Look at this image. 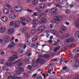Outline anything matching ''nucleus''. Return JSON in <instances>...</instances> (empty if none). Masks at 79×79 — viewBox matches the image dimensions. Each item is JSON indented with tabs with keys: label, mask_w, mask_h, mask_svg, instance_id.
<instances>
[{
	"label": "nucleus",
	"mask_w": 79,
	"mask_h": 79,
	"mask_svg": "<svg viewBox=\"0 0 79 79\" xmlns=\"http://www.w3.org/2000/svg\"><path fill=\"white\" fill-rule=\"evenodd\" d=\"M37 75V73H35V74H34L32 76V77L33 78H35L36 77V76Z\"/></svg>",
	"instance_id": "57"
},
{
	"label": "nucleus",
	"mask_w": 79,
	"mask_h": 79,
	"mask_svg": "<svg viewBox=\"0 0 79 79\" xmlns=\"http://www.w3.org/2000/svg\"><path fill=\"white\" fill-rule=\"evenodd\" d=\"M69 6V4L68 3H66V5L64 6V7H66L67 8H68Z\"/></svg>",
	"instance_id": "49"
},
{
	"label": "nucleus",
	"mask_w": 79,
	"mask_h": 79,
	"mask_svg": "<svg viewBox=\"0 0 79 79\" xmlns=\"http://www.w3.org/2000/svg\"><path fill=\"white\" fill-rule=\"evenodd\" d=\"M27 47V46H26V44H24L23 45V49H25Z\"/></svg>",
	"instance_id": "55"
},
{
	"label": "nucleus",
	"mask_w": 79,
	"mask_h": 79,
	"mask_svg": "<svg viewBox=\"0 0 79 79\" xmlns=\"http://www.w3.org/2000/svg\"><path fill=\"white\" fill-rule=\"evenodd\" d=\"M35 43V44L36 43V46L35 45V44H32L31 45V47H34V48H37L38 47V46H39V43H38L37 41H36Z\"/></svg>",
	"instance_id": "13"
},
{
	"label": "nucleus",
	"mask_w": 79,
	"mask_h": 79,
	"mask_svg": "<svg viewBox=\"0 0 79 79\" xmlns=\"http://www.w3.org/2000/svg\"><path fill=\"white\" fill-rule=\"evenodd\" d=\"M26 21L27 23H29V22H31L32 21V19L29 17H28Z\"/></svg>",
	"instance_id": "34"
},
{
	"label": "nucleus",
	"mask_w": 79,
	"mask_h": 79,
	"mask_svg": "<svg viewBox=\"0 0 79 79\" xmlns=\"http://www.w3.org/2000/svg\"><path fill=\"white\" fill-rule=\"evenodd\" d=\"M54 44L55 46H56L57 47H58V46L59 45L58 43L57 42H55Z\"/></svg>",
	"instance_id": "50"
},
{
	"label": "nucleus",
	"mask_w": 79,
	"mask_h": 79,
	"mask_svg": "<svg viewBox=\"0 0 79 79\" xmlns=\"http://www.w3.org/2000/svg\"><path fill=\"white\" fill-rule=\"evenodd\" d=\"M6 31V28L4 27H2L0 28V32L1 33H5Z\"/></svg>",
	"instance_id": "17"
},
{
	"label": "nucleus",
	"mask_w": 79,
	"mask_h": 79,
	"mask_svg": "<svg viewBox=\"0 0 79 79\" xmlns=\"http://www.w3.org/2000/svg\"><path fill=\"white\" fill-rule=\"evenodd\" d=\"M69 57L70 58H73V55H72V54L71 53L69 55Z\"/></svg>",
	"instance_id": "53"
},
{
	"label": "nucleus",
	"mask_w": 79,
	"mask_h": 79,
	"mask_svg": "<svg viewBox=\"0 0 79 79\" xmlns=\"http://www.w3.org/2000/svg\"><path fill=\"white\" fill-rule=\"evenodd\" d=\"M38 39V36H35L33 38V41H35V40H37Z\"/></svg>",
	"instance_id": "35"
},
{
	"label": "nucleus",
	"mask_w": 79,
	"mask_h": 79,
	"mask_svg": "<svg viewBox=\"0 0 79 79\" xmlns=\"http://www.w3.org/2000/svg\"><path fill=\"white\" fill-rule=\"evenodd\" d=\"M79 50V48H76L73 50V52L74 53H77V52H78Z\"/></svg>",
	"instance_id": "36"
},
{
	"label": "nucleus",
	"mask_w": 79,
	"mask_h": 79,
	"mask_svg": "<svg viewBox=\"0 0 79 79\" xmlns=\"http://www.w3.org/2000/svg\"><path fill=\"white\" fill-rule=\"evenodd\" d=\"M16 74H17V75L20 74H21V72H20V71H16Z\"/></svg>",
	"instance_id": "56"
},
{
	"label": "nucleus",
	"mask_w": 79,
	"mask_h": 79,
	"mask_svg": "<svg viewBox=\"0 0 79 79\" xmlns=\"http://www.w3.org/2000/svg\"><path fill=\"white\" fill-rule=\"evenodd\" d=\"M51 32L53 34H54V35H55L56 36H59V33L56 31L53 30H51Z\"/></svg>",
	"instance_id": "14"
},
{
	"label": "nucleus",
	"mask_w": 79,
	"mask_h": 79,
	"mask_svg": "<svg viewBox=\"0 0 79 79\" xmlns=\"http://www.w3.org/2000/svg\"><path fill=\"white\" fill-rule=\"evenodd\" d=\"M60 48V47H56L54 49V51L55 52H57V50H58Z\"/></svg>",
	"instance_id": "43"
},
{
	"label": "nucleus",
	"mask_w": 79,
	"mask_h": 79,
	"mask_svg": "<svg viewBox=\"0 0 79 79\" xmlns=\"http://www.w3.org/2000/svg\"><path fill=\"white\" fill-rule=\"evenodd\" d=\"M37 32V30L36 29H33L31 31V35H34Z\"/></svg>",
	"instance_id": "20"
},
{
	"label": "nucleus",
	"mask_w": 79,
	"mask_h": 79,
	"mask_svg": "<svg viewBox=\"0 0 79 79\" xmlns=\"http://www.w3.org/2000/svg\"><path fill=\"white\" fill-rule=\"evenodd\" d=\"M38 23L39 22L38 20H33L32 21V24H35V25H36V24H38Z\"/></svg>",
	"instance_id": "21"
},
{
	"label": "nucleus",
	"mask_w": 79,
	"mask_h": 79,
	"mask_svg": "<svg viewBox=\"0 0 79 79\" xmlns=\"http://www.w3.org/2000/svg\"><path fill=\"white\" fill-rule=\"evenodd\" d=\"M21 59H19L18 60L16 61L15 62V64H18V63H19L20 62H21Z\"/></svg>",
	"instance_id": "40"
},
{
	"label": "nucleus",
	"mask_w": 79,
	"mask_h": 79,
	"mask_svg": "<svg viewBox=\"0 0 79 79\" xmlns=\"http://www.w3.org/2000/svg\"><path fill=\"white\" fill-rule=\"evenodd\" d=\"M48 22V20L47 19H44L42 20H40L39 23L40 24H45L47 23Z\"/></svg>",
	"instance_id": "6"
},
{
	"label": "nucleus",
	"mask_w": 79,
	"mask_h": 79,
	"mask_svg": "<svg viewBox=\"0 0 79 79\" xmlns=\"http://www.w3.org/2000/svg\"><path fill=\"white\" fill-rule=\"evenodd\" d=\"M36 79H42V76H40L36 77Z\"/></svg>",
	"instance_id": "54"
},
{
	"label": "nucleus",
	"mask_w": 79,
	"mask_h": 79,
	"mask_svg": "<svg viewBox=\"0 0 79 79\" xmlns=\"http://www.w3.org/2000/svg\"><path fill=\"white\" fill-rule=\"evenodd\" d=\"M39 6L41 9H44L45 7V5L44 4H41Z\"/></svg>",
	"instance_id": "27"
},
{
	"label": "nucleus",
	"mask_w": 79,
	"mask_h": 79,
	"mask_svg": "<svg viewBox=\"0 0 79 79\" xmlns=\"http://www.w3.org/2000/svg\"><path fill=\"white\" fill-rule=\"evenodd\" d=\"M47 16V15L45 13H42L40 16V19H42V18H45Z\"/></svg>",
	"instance_id": "18"
},
{
	"label": "nucleus",
	"mask_w": 79,
	"mask_h": 79,
	"mask_svg": "<svg viewBox=\"0 0 79 79\" xmlns=\"http://www.w3.org/2000/svg\"><path fill=\"white\" fill-rule=\"evenodd\" d=\"M2 21L3 22H6L8 20V18L6 17H2L1 18Z\"/></svg>",
	"instance_id": "19"
},
{
	"label": "nucleus",
	"mask_w": 79,
	"mask_h": 79,
	"mask_svg": "<svg viewBox=\"0 0 79 79\" xmlns=\"http://www.w3.org/2000/svg\"><path fill=\"white\" fill-rule=\"evenodd\" d=\"M37 62H38V63H40V64H44L45 62V60L44 59H40V58H39L37 60Z\"/></svg>",
	"instance_id": "7"
},
{
	"label": "nucleus",
	"mask_w": 79,
	"mask_h": 79,
	"mask_svg": "<svg viewBox=\"0 0 79 79\" xmlns=\"http://www.w3.org/2000/svg\"><path fill=\"white\" fill-rule=\"evenodd\" d=\"M65 12L67 14H69L70 13V11L69 10H65Z\"/></svg>",
	"instance_id": "52"
},
{
	"label": "nucleus",
	"mask_w": 79,
	"mask_h": 79,
	"mask_svg": "<svg viewBox=\"0 0 79 79\" xmlns=\"http://www.w3.org/2000/svg\"><path fill=\"white\" fill-rule=\"evenodd\" d=\"M66 42H67V43H68V44L69 43V42H71V41H70V39H69V38H67L66 40Z\"/></svg>",
	"instance_id": "45"
},
{
	"label": "nucleus",
	"mask_w": 79,
	"mask_h": 79,
	"mask_svg": "<svg viewBox=\"0 0 79 79\" xmlns=\"http://www.w3.org/2000/svg\"><path fill=\"white\" fill-rule=\"evenodd\" d=\"M75 34L76 35H77V36H78L79 37V32L78 31H76L75 32Z\"/></svg>",
	"instance_id": "48"
},
{
	"label": "nucleus",
	"mask_w": 79,
	"mask_h": 79,
	"mask_svg": "<svg viewBox=\"0 0 79 79\" xmlns=\"http://www.w3.org/2000/svg\"><path fill=\"white\" fill-rule=\"evenodd\" d=\"M69 39H70V42H73V41L74 40V39L73 37H69Z\"/></svg>",
	"instance_id": "42"
},
{
	"label": "nucleus",
	"mask_w": 79,
	"mask_h": 79,
	"mask_svg": "<svg viewBox=\"0 0 79 79\" xmlns=\"http://www.w3.org/2000/svg\"><path fill=\"white\" fill-rule=\"evenodd\" d=\"M5 64L7 66H10V65H11V63L10 62H7Z\"/></svg>",
	"instance_id": "41"
},
{
	"label": "nucleus",
	"mask_w": 79,
	"mask_h": 79,
	"mask_svg": "<svg viewBox=\"0 0 79 79\" xmlns=\"http://www.w3.org/2000/svg\"><path fill=\"white\" fill-rule=\"evenodd\" d=\"M54 19L55 21L52 20L51 21V23H58V22L62 20V17L60 16H57L54 17Z\"/></svg>",
	"instance_id": "1"
},
{
	"label": "nucleus",
	"mask_w": 79,
	"mask_h": 79,
	"mask_svg": "<svg viewBox=\"0 0 79 79\" xmlns=\"http://www.w3.org/2000/svg\"><path fill=\"white\" fill-rule=\"evenodd\" d=\"M3 39L4 40V42L7 44L8 43V41L10 40V36L8 35H7L4 36Z\"/></svg>",
	"instance_id": "5"
},
{
	"label": "nucleus",
	"mask_w": 79,
	"mask_h": 79,
	"mask_svg": "<svg viewBox=\"0 0 79 79\" xmlns=\"http://www.w3.org/2000/svg\"><path fill=\"white\" fill-rule=\"evenodd\" d=\"M0 62L1 64H3V62H4V60H3L1 59L0 60Z\"/></svg>",
	"instance_id": "62"
},
{
	"label": "nucleus",
	"mask_w": 79,
	"mask_h": 79,
	"mask_svg": "<svg viewBox=\"0 0 79 79\" xmlns=\"http://www.w3.org/2000/svg\"><path fill=\"white\" fill-rule=\"evenodd\" d=\"M27 11L28 12H29L30 13H32V10L29 9H27Z\"/></svg>",
	"instance_id": "59"
},
{
	"label": "nucleus",
	"mask_w": 79,
	"mask_h": 79,
	"mask_svg": "<svg viewBox=\"0 0 79 79\" xmlns=\"http://www.w3.org/2000/svg\"><path fill=\"white\" fill-rule=\"evenodd\" d=\"M14 40H15V37H12L10 39V41L12 42V41H13Z\"/></svg>",
	"instance_id": "60"
},
{
	"label": "nucleus",
	"mask_w": 79,
	"mask_h": 79,
	"mask_svg": "<svg viewBox=\"0 0 79 79\" xmlns=\"http://www.w3.org/2000/svg\"><path fill=\"white\" fill-rule=\"evenodd\" d=\"M21 21H26V19L25 18L23 17H22L20 18Z\"/></svg>",
	"instance_id": "46"
},
{
	"label": "nucleus",
	"mask_w": 79,
	"mask_h": 79,
	"mask_svg": "<svg viewBox=\"0 0 79 79\" xmlns=\"http://www.w3.org/2000/svg\"><path fill=\"white\" fill-rule=\"evenodd\" d=\"M51 32L53 34H54V35H55L56 36H59V33L56 31L53 30H51Z\"/></svg>",
	"instance_id": "15"
},
{
	"label": "nucleus",
	"mask_w": 79,
	"mask_h": 79,
	"mask_svg": "<svg viewBox=\"0 0 79 79\" xmlns=\"http://www.w3.org/2000/svg\"><path fill=\"white\" fill-rule=\"evenodd\" d=\"M15 46V44L14 42H11L8 45V47L9 48H13Z\"/></svg>",
	"instance_id": "11"
},
{
	"label": "nucleus",
	"mask_w": 79,
	"mask_h": 79,
	"mask_svg": "<svg viewBox=\"0 0 79 79\" xmlns=\"http://www.w3.org/2000/svg\"><path fill=\"white\" fill-rule=\"evenodd\" d=\"M36 10L37 12L39 13H40L42 12V10H41L40 9H39L38 8H36L35 9Z\"/></svg>",
	"instance_id": "39"
},
{
	"label": "nucleus",
	"mask_w": 79,
	"mask_h": 79,
	"mask_svg": "<svg viewBox=\"0 0 79 79\" xmlns=\"http://www.w3.org/2000/svg\"><path fill=\"white\" fill-rule=\"evenodd\" d=\"M27 67L29 70H31V69H32V66L31 65H28L27 66Z\"/></svg>",
	"instance_id": "51"
},
{
	"label": "nucleus",
	"mask_w": 79,
	"mask_h": 79,
	"mask_svg": "<svg viewBox=\"0 0 79 79\" xmlns=\"http://www.w3.org/2000/svg\"><path fill=\"white\" fill-rule=\"evenodd\" d=\"M21 23H22V24H23V26H25V25H26V23H25V22L21 21Z\"/></svg>",
	"instance_id": "61"
},
{
	"label": "nucleus",
	"mask_w": 79,
	"mask_h": 79,
	"mask_svg": "<svg viewBox=\"0 0 79 79\" xmlns=\"http://www.w3.org/2000/svg\"><path fill=\"white\" fill-rule=\"evenodd\" d=\"M69 37V34L68 33H66L63 35L62 36V39H66Z\"/></svg>",
	"instance_id": "10"
},
{
	"label": "nucleus",
	"mask_w": 79,
	"mask_h": 79,
	"mask_svg": "<svg viewBox=\"0 0 79 79\" xmlns=\"http://www.w3.org/2000/svg\"><path fill=\"white\" fill-rule=\"evenodd\" d=\"M50 57V56L48 54H46L44 55L43 57L44 58H48Z\"/></svg>",
	"instance_id": "38"
},
{
	"label": "nucleus",
	"mask_w": 79,
	"mask_h": 79,
	"mask_svg": "<svg viewBox=\"0 0 79 79\" xmlns=\"http://www.w3.org/2000/svg\"><path fill=\"white\" fill-rule=\"evenodd\" d=\"M38 15V14H37V13L35 12L33 13V16H37Z\"/></svg>",
	"instance_id": "58"
},
{
	"label": "nucleus",
	"mask_w": 79,
	"mask_h": 79,
	"mask_svg": "<svg viewBox=\"0 0 79 79\" xmlns=\"http://www.w3.org/2000/svg\"><path fill=\"white\" fill-rule=\"evenodd\" d=\"M14 10L15 11H21L23 10V8L21 6H16L15 7Z\"/></svg>",
	"instance_id": "8"
},
{
	"label": "nucleus",
	"mask_w": 79,
	"mask_h": 79,
	"mask_svg": "<svg viewBox=\"0 0 79 79\" xmlns=\"http://www.w3.org/2000/svg\"><path fill=\"white\" fill-rule=\"evenodd\" d=\"M61 28V30H62L63 32H65V31H66V27L64 26H62Z\"/></svg>",
	"instance_id": "31"
},
{
	"label": "nucleus",
	"mask_w": 79,
	"mask_h": 79,
	"mask_svg": "<svg viewBox=\"0 0 79 79\" xmlns=\"http://www.w3.org/2000/svg\"><path fill=\"white\" fill-rule=\"evenodd\" d=\"M3 12L5 14H8L9 13V10L8 8H6L3 10Z\"/></svg>",
	"instance_id": "23"
},
{
	"label": "nucleus",
	"mask_w": 79,
	"mask_h": 79,
	"mask_svg": "<svg viewBox=\"0 0 79 79\" xmlns=\"http://www.w3.org/2000/svg\"><path fill=\"white\" fill-rule=\"evenodd\" d=\"M76 61L74 64V66L75 68H78L79 66V60H76Z\"/></svg>",
	"instance_id": "12"
},
{
	"label": "nucleus",
	"mask_w": 79,
	"mask_h": 79,
	"mask_svg": "<svg viewBox=\"0 0 79 79\" xmlns=\"http://www.w3.org/2000/svg\"><path fill=\"white\" fill-rule=\"evenodd\" d=\"M18 52L20 53H23L24 52V51L23 49L19 48L18 50Z\"/></svg>",
	"instance_id": "37"
},
{
	"label": "nucleus",
	"mask_w": 79,
	"mask_h": 79,
	"mask_svg": "<svg viewBox=\"0 0 79 79\" xmlns=\"http://www.w3.org/2000/svg\"><path fill=\"white\" fill-rule=\"evenodd\" d=\"M19 23H20L19 21H16L14 25L15 27V28H18V27H19L20 26V25H19Z\"/></svg>",
	"instance_id": "9"
},
{
	"label": "nucleus",
	"mask_w": 79,
	"mask_h": 79,
	"mask_svg": "<svg viewBox=\"0 0 79 79\" xmlns=\"http://www.w3.org/2000/svg\"><path fill=\"white\" fill-rule=\"evenodd\" d=\"M45 30V26L42 25L39 27L37 31V32L39 34H41L42 32H44Z\"/></svg>",
	"instance_id": "2"
},
{
	"label": "nucleus",
	"mask_w": 79,
	"mask_h": 79,
	"mask_svg": "<svg viewBox=\"0 0 79 79\" xmlns=\"http://www.w3.org/2000/svg\"><path fill=\"white\" fill-rule=\"evenodd\" d=\"M76 25L77 27L79 28V19H78L76 21Z\"/></svg>",
	"instance_id": "28"
},
{
	"label": "nucleus",
	"mask_w": 79,
	"mask_h": 79,
	"mask_svg": "<svg viewBox=\"0 0 79 79\" xmlns=\"http://www.w3.org/2000/svg\"><path fill=\"white\" fill-rule=\"evenodd\" d=\"M5 53V52L3 51H2L1 53V55H3Z\"/></svg>",
	"instance_id": "64"
},
{
	"label": "nucleus",
	"mask_w": 79,
	"mask_h": 79,
	"mask_svg": "<svg viewBox=\"0 0 79 79\" xmlns=\"http://www.w3.org/2000/svg\"><path fill=\"white\" fill-rule=\"evenodd\" d=\"M6 6L10 10H11V9H12V6H11V5L9 4V3L6 4Z\"/></svg>",
	"instance_id": "22"
},
{
	"label": "nucleus",
	"mask_w": 79,
	"mask_h": 79,
	"mask_svg": "<svg viewBox=\"0 0 79 79\" xmlns=\"http://www.w3.org/2000/svg\"><path fill=\"white\" fill-rule=\"evenodd\" d=\"M9 17L10 19H15V18H16V16L13 14H12L10 15Z\"/></svg>",
	"instance_id": "25"
},
{
	"label": "nucleus",
	"mask_w": 79,
	"mask_h": 79,
	"mask_svg": "<svg viewBox=\"0 0 79 79\" xmlns=\"http://www.w3.org/2000/svg\"><path fill=\"white\" fill-rule=\"evenodd\" d=\"M38 3V0H35L32 2V5H36Z\"/></svg>",
	"instance_id": "33"
},
{
	"label": "nucleus",
	"mask_w": 79,
	"mask_h": 79,
	"mask_svg": "<svg viewBox=\"0 0 79 79\" xmlns=\"http://www.w3.org/2000/svg\"><path fill=\"white\" fill-rule=\"evenodd\" d=\"M67 1L68 0H60L59 3L60 4H62L63 2H66V3H67Z\"/></svg>",
	"instance_id": "29"
},
{
	"label": "nucleus",
	"mask_w": 79,
	"mask_h": 79,
	"mask_svg": "<svg viewBox=\"0 0 79 79\" xmlns=\"http://www.w3.org/2000/svg\"><path fill=\"white\" fill-rule=\"evenodd\" d=\"M32 65L33 67H36L38 66V63L36 62H34L32 63Z\"/></svg>",
	"instance_id": "26"
},
{
	"label": "nucleus",
	"mask_w": 79,
	"mask_h": 79,
	"mask_svg": "<svg viewBox=\"0 0 79 79\" xmlns=\"http://www.w3.org/2000/svg\"><path fill=\"white\" fill-rule=\"evenodd\" d=\"M25 43L27 45H29L31 44V40L29 39H26L25 40Z\"/></svg>",
	"instance_id": "24"
},
{
	"label": "nucleus",
	"mask_w": 79,
	"mask_h": 79,
	"mask_svg": "<svg viewBox=\"0 0 79 79\" xmlns=\"http://www.w3.org/2000/svg\"><path fill=\"white\" fill-rule=\"evenodd\" d=\"M56 11H57V8L56 7H53L50 10V12L52 13V16H54L55 15H56Z\"/></svg>",
	"instance_id": "3"
},
{
	"label": "nucleus",
	"mask_w": 79,
	"mask_h": 79,
	"mask_svg": "<svg viewBox=\"0 0 79 79\" xmlns=\"http://www.w3.org/2000/svg\"><path fill=\"white\" fill-rule=\"evenodd\" d=\"M30 35V34L28 33H25V36L26 37H29Z\"/></svg>",
	"instance_id": "44"
},
{
	"label": "nucleus",
	"mask_w": 79,
	"mask_h": 79,
	"mask_svg": "<svg viewBox=\"0 0 79 79\" xmlns=\"http://www.w3.org/2000/svg\"><path fill=\"white\" fill-rule=\"evenodd\" d=\"M27 29H28V27H24L22 30L23 33H25V32H26Z\"/></svg>",
	"instance_id": "30"
},
{
	"label": "nucleus",
	"mask_w": 79,
	"mask_h": 79,
	"mask_svg": "<svg viewBox=\"0 0 79 79\" xmlns=\"http://www.w3.org/2000/svg\"><path fill=\"white\" fill-rule=\"evenodd\" d=\"M15 30L13 28H11L9 29L7 31V33L8 34H11L14 32Z\"/></svg>",
	"instance_id": "16"
},
{
	"label": "nucleus",
	"mask_w": 79,
	"mask_h": 79,
	"mask_svg": "<svg viewBox=\"0 0 79 79\" xmlns=\"http://www.w3.org/2000/svg\"><path fill=\"white\" fill-rule=\"evenodd\" d=\"M75 79H79V75H76L75 76Z\"/></svg>",
	"instance_id": "63"
},
{
	"label": "nucleus",
	"mask_w": 79,
	"mask_h": 79,
	"mask_svg": "<svg viewBox=\"0 0 79 79\" xmlns=\"http://www.w3.org/2000/svg\"><path fill=\"white\" fill-rule=\"evenodd\" d=\"M17 69H18V71H21V72H24V71L23 69L19 67H17Z\"/></svg>",
	"instance_id": "32"
},
{
	"label": "nucleus",
	"mask_w": 79,
	"mask_h": 79,
	"mask_svg": "<svg viewBox=\"0 0 79 79\" xmlns=\"http://www.w3.org/2000/svg\"><path fill=\"white\" fill-rule=\"evenodd\" d=\"M17 58H18V56L16 55H15L13 56L9 57L8 59V61H13L15 60V59Z\"/></svg>",
	"instance_id": "4"
},
{
	"label": "nucleus",
	"mask_w": 79,
	"mask_h": 79,
	"mask_svg": "<svg viewBox=\"0 0 79 79\" xmlns=\"http://www.w3.org/2000/svg\"><path fill=\"white\" fill-rule=\"evenodd\" d=\"M15 22L14 21L10 22V26H13Z\"/></svg>",
	"instance_id": "47"
}]
</instances>
